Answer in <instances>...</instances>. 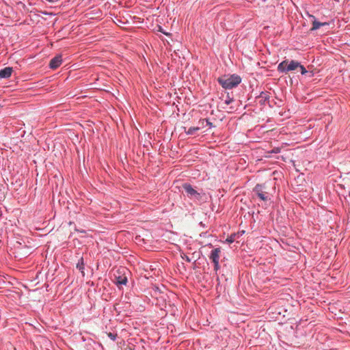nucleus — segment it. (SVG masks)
<instances>
[{"label":"nucleus","instance_id":"17","mask_svg":"<svg viewBox=\"0 0 350 350\" xmlns=\"http://www.w3.org/2000/svg\"><path fill=\"white\" fill-rule=\"evenodd\" d=\"M298 68H300V71H301V75H305V74L308 73V70L301 64H300V66H298Z\"/></svg>","mask_w":350,"mask_h":350},{"label":"nucleus","instance_id":"8","mask_svg":"<svg viewBox=\"0 0 350 350\" xmlns=\"http://www.w3.org/2000/svg\"><path fill=\"white\" fill-rule=\"evenodd\" d=\"M13 72V68L12 67H5L1 70H0V79H9Z\"/></svg>","mask_w":350,"mask_h":350},{"label":"nucleus","instance_id":"3","mask_svg":"<svg viewBox=\"0 0 350 350\" xmlns=\"http://www.w3.org/2000/svg\"><path fill=\"white\" fill-rule=\"evenodd\" d=\"M221 252V251L220 247H215L211 251L208 255V258L213 264L214 271L216 273L220 269L219 259Z\"/></svg>","mask_w":350,"mask_h":350},{"label":"nucleus","instance_id":"20","mask_svg":"<svg viewBox=\"0 0 350 350\" xmlns=\"http://www.w3.org/2000/svg\"><path fill=\"white\" fill-rule=\"evenodd\" d=\"M208 245L209 247H213V245H212V244H211V243H209Z\"/></svg>","mask_w":350,"mask_h":350},{"label":"nucleus","instance_id":"15","mask_svg":"<svg viewBox=\"0 0 350 350\" xmlns=\"http://www.w3.org/2000/svg\"><path fill=\"white\" fill-rule=\"evenodd\" d=\"M234 239H235V234H231L230 237H228L226 239V241L229 243H232L234 241Z\"/></svg>","mask_w":350,"mask_h":350},{"label":"nucleus","instance_id":"7","mask_svg":"<svg viewBox=\"0 0 350 350\" xmlns=\"http://www.w3.org/2000/svg\"><path fill=\"white\" fill-rule=\"evenodd\" d=\"M62 63V56L61 55H57L51 59L49 63V67L51 69H56L60 66Z\"/></svg>","mask_w":350,"mask_h":350},{"label":"nucleus","instance_id":"16","mask_svg":"<svg viewBox=\"0 0 350 350\" xmlns=\"http://www.w3.org/2000/svg\"><path fill=\"white\" fill-rule=\"evenodd\" d=\"M280 152H281V148L275 147L269 152L273 153V154H278V153H280Z\"/></svg>","mask_w":350,"mask_h":350},{"label":"nucleus","instance_id":"19","mask_svg":"<svg viewBox=\"0 0 350 350\" xmlns=\"http://www.w3.org/2000/svg\"><path fill=\"white\" fill-rule=\"evenodd\" d=\"M183 258L189 262H191V259L187 256H185V257H183Z\"/></svg>","mask_w":350,"mask_h":350},{"label":"nucleus","instance_id":"5","mask_svg":"<svg viewBox=\"0 0 350 350\" xmlns=\"http://www.w3.org/2000/svg\"><path fill=\"white\" fill-rule=\"evenodd\" d=\"M125 269L122 268L121 269H118L116 273L114 274L115 280L114 282L116 285H126L127 283V277L125 275Z\"/></svg>","mask_w":350,"mask_h":350},{"label":"nucleus","instance_id":"1","mask_svg":"<svg viewBox=\"0 0 350 350\" xmlns=\"http://www.w3.org/2000/svg\"><path fill=\"white\" fill-rule=\"evenodd\" d=\"M218 83L224 89H232L241 82V78L237 75H232L229 77H219Z\"/></svg>","mask_w":350,"mask_h":350},{"label":"nucleus","instance_id":"9","mask_svg":"<svg viewBox=\"0 0 350 350\" xmlns=\"http://www.w3.org/2000/svg\"><path fill=\"white\" fill-rule=\"evenodd\" d=\"M259 98H260V103L262 105H265V102L269 99V93L268 92H262L260 94Z\"/></svg>","mask_w":350,"mask_h":350},{"label":"nucleus","instance_id":"6","mask_svg":"<svg viewBox=\"0 0 350 350\" xmlns=\"http://www.w3.org/2000/svg\"><path fill=\"white\" fill-rule=\"evenodd\" d=\"M183 188L186 192L187 195L189 198H195L196 199L200 198V194L193 189V187L189 183H185L183 185Z\"/></svg>","mask_w":350,"mask_h":350},{"label":"nucleus","instance_id":"10","mask_svg":"<svg viewBox=\"0 0 350 350\" xmlns=\"http://www.w3.org/2000/svg\"><path fill=\"white\" fill-rule=\"evenodd\" d=\"M328 25H329L328 23H326V22L321 23V22H319L314 19L312 22V30H317V29H319L321 27L326 26Z\"/></svg>","mask_w":350,"mask_h":350},{"label":"nucleus","instance_id":"14","mask_svg":"<svg viewBox=\"0 0 350 350\" xmlns=\"http://www.w3.org/2000/svg\"><path fill=\"white\" fill-rule=\"evenodd\" d=\"M107 336L113 341H115L116 340V338H117V336H118V335L116 334H113V333H111V332L107 333Z\"/></svg>","mask_w":350,"mask_h":350},{"label":"nucleus","instance_id":"11","mask_svg":"<svg viewBox=\"0 0 350 350\" xmlns=\"http://www.w3.org/2000/svg\"><path fill=\"white\" fill-rule=\"evenodd\" d=\"M77 268L81 272L83 275H84V269H85V263L83 258L81 257L77 264Z\"/></svg>","mask_w":350,"mask_h":350},{"label":"nucleus","instance_id":"4","mask_svg":"<svg viewBox=\"0 0 350 350\" xmlns=\"http://www.w3.org/2000/svg\"><path fill=\"white\" fill-rule=\"evenodd\" d=\"M266 187L265 184H257L253 189V192L257 197L263 202L271 200L270 195L265 191Z\"/></svg>","mask_w":350,"mask_h":350},{"label":"nucleus","instance_id":"2","mask_svg":"<svg viewBox=\"0 0 350 350\" xmlns=\"http://www.w3.org/2000/svg\"><path fill=\"white\" fill-rule=\"evenodd\" d=\"M299 66H300L299 62L291 60L288 62L287 60H284L278 64L277 69L279 72L286 73L295 70Z\"/></svg>","mask_w":350,"mask_h":350},{"label":"nucleus","instance_id":"12","mask_svg":"<svg viewBox=\"0 0 350 350\" xmlns=\"http://www.w3.org/2000/svg\"><path fill=\"white\" fill-rule=\"evenodd\" d=\"M199 124L201 125V127H204L205 126V124H206V126H208L209 128L214 127L213 123L211 122H210L208 119H201L199 121Z\"/></svg>","mask_w":350,"mask_h":350},{"label":"nucleus","instance_id":"18","mask_svg":"<svg viewBox=\"0 0 350 350\" xmlns=\"http://www.w3.org/2000/svg\"><path fill=\"white\" fill-rule=\"evenodd\" d=\"M232 102H233V98H230L229 96H228L227 98L225 100V103L226 105H229V104H230Z\"/></svg>","mask_w":350,"mask_h":350},{"label":"nucleus","instance_id":"13","mask_svg":"<svg viewBox=\"0 0 350 350\" xmlns=\"http://www.w3.org/2000/svg\"><path fill=\"white\" fill-rule=\"evenodd\" d=\"M200 129V126L196 127H190L189 129L185 131L187 135H193L196 132L198 131Z\"/></svg>","mask_w":350,"mask_h":350}]
</instances>
